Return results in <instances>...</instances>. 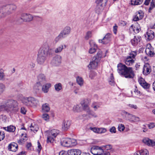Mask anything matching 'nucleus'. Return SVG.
<instances>
[{"mask_svg":"<svg viewBox=\"0 0 155 155\" xmlns=\"http://www.w3.org/2000/svg\"><path fill=\"white\" fill-rule=\"evenodd\" d=\"M117 67L118 73L125 78H132L134 77V72L132 67H127L122 63L119 64Z\"/></svg>","mask_w":155,"mask_h":155,"instance_id":"obj_1","label":"nucleus"},{"mask_svg":"<svg viewBox=\"0 0 155 155\" xmlns=\"http://www.w3.org/2000/svg\"><path fill=\"white\" fill-rule=\"evenodd\" d=\"M4 104L5 110L8 112L15 113L18 110V104L15 100L12 99L7 100Z\"/></svg>","mask_w":155,"mask_h":155,"instance_id":"obj_2","label":"nucleus"},{"mask_svg":"<svg viewBox=\"0 0 155 155\" xmlns=\"http://www.w3.org/2000/svg\"><path fill=\"white\" fill-rule=\"evenodd\" d=\"M71 28L68 26L65 27L63 30L58 35L54 40L55 43H57L60 39L65 38L69 35L71 32Z\"/></svg>","mask_w":155,"mask_h":155,"instance_id":"obj_3","label":"nucleus"},{"mask_svg":"<svg viewBox=\"0 0 155 155\" xmlns=\"http://www.w3.org/2000/svg\"><path fill=\"white\" fill-rule=\"evenodd\" d=\"M16 6L13 4L7 5L3 7L1 12L3 15V16L12 13L16 9Z\"/></svg>","mask_w":155,"mask_h":155,"instance_id":"obj_4","label":"nucleus"},{"mask_svg":"<svg viewBox=\"0 0 155 155\" xmlns=\"http://www.w3.org/2000/svg\"><path fill=\"white\" fill-rule=\"evenodd\" d=\"M121 114L122 115L124 116L125 119L131 122H138L140 121V119L138 117L131 114L124 110L121 111Z\"/></svg>","mask_w":155,"mask_h":155,"instance_id":"obj_5","label":"nucleus"},{"mask_svg":"<svg viewBox=\"0 0 155 155\" xmlns=\"http://www.w3.org/2000/svg\"><path fill=\"white\" fill-rule=\"evenodd\" d=\"M59 130L53 129L51 130L48 136L47 142L48 143H52L54 141V138L59 134Z\"/></svg>","mask_w":155,"mask_h":155,"instance_id":"obj_6","label":"nucleus"},{"mask_svg":"<svg viewBox=\"0 0 155 155\" xmlns=\"http://www.w3.org/2000/svg\"><path fill=\"white\" fill-rule=\"evenodd\" d=\"M91 151L94 155H101L103 153V150L101 147L94 146L91 148Z\"/></svg>","mask_w":155,"mask_h":155,"instance_id":"obj_7","label":"nucleus"},{"mask_svg":"<svg viewBox=\"0 0 155 155\" xmlns=\"http://www.w3.org/2000/svg\"><path fill=\"white\" fill-rule=\"evenodd\" d=\"M47 55L45 54L38 52L37 59L38 63L40 64H43L45 61Z\"/></svg>","mask_w":155,"mask_h":155,"instance_id":"obj_8","label":"nucleus"},{"mask_svg":"<svg viewBox=\"0 0 155 155\" xmlns=\"http://www.w3.org/2000/svg\"><path fill=\"white\" fill-rule=\"evenodd\" d=\"M153 50L154 48L150 44H148L146 46L145 52L150 57H153L155 54Z\"/></svg>","mask_w":155,"mask_h":155,"instance_id":"obj_9","label":"nucleus"},{"mask_svg":"<svg viewBox=\"0 0 155 155\" xmlns=\"http://www.w3.org/2000/svg\"><path fill=\"white\" fill-rule=\"evenodd\" d=\"M51 50V49H49V46L47 42H45L44 43L42 46L41 48L38 52L47 55L48 51Z\"/></svg>","mask_w":155,"mask_h":155,"instance_id":"obj_10","label":"nucleus"},{"mask_svg":"<svg viewBox=\"0 0 155 155\" xmlns=\"http://www.w3.org/2000/svg\"><path fill=\"white\" fill-rule=\"evenodd\" d=\"M89 44L90 45L91 48L89 51V53L90 54H92L95 52L96 49L97 48V46L95 42L93 40H90Z\"/></svg>","mask_w":155,"mask_h":155,"instance_id":"obj_11","label":"nucleus"},{"mask_svg":"<svg viewBox=\"0 0 155 155\" xmlns=\"http://www.w3.org/2000/svg\"><path fill=\"white\" fill-rule=\"evenodd\" d=\"M61 57L57 55L54 57L51 61V64L54 66H58L61 63Z\"/></svg>","mask_w":155,"mask_h":155,"instance_id":"obj_12","label":"nucleus"},{"mask_svg":"<svg viewBox=\"0 0 155 155\" xmlns=\"http://www.w3.org/2000/svg\"><path fill=\"white\" fill-rule=\"evenodd\" d=\"M111 37V35L110 34H107L102 39L99 40V42L104 44H107L110 41Z\"/></svg>","mask_w":155,"mask_h":155,"instance_id":"obj_13","label":"nucleus"},{"mask_svg":"<svg viewBox=\"0 0 155 155\" xmlns=\"http://www.w3.org/2000/svg\"><path fill=\"white\" fill-rule=\"evenodd\" d=\"M21 19L24 21H30L32 20L33 17L29 14L23 13L21 15Z\"/></svg>","mask_w":155,"mask_h":155,"instance_id":"obj_14","label":"nucleus"},{"mask_svg":"<svg viewBox=\"0 0 155 155\" xmlns=\"http://www.w3.org/2000/svg\"><path fill=\"white\" fill-rule=\"evenodd\" d=\"M71 124V121L68 120H63L62 124V128L64 130H67Z\"/></svg>","mask_w":155,"mask_h":155,"instance_id":"obj_15","label":"nucleus"},{"mask_svg":"<svg viewBox=\"0 0 155 155\" xmlns=\"http://www.w3.org/2000/svg\"><path fill=\"white\" fill-rule=\"evenodd\" d=\"M146 40L147 41H150L153 39L154 37V33L152 30H149L145 35Z\"/></svg>","mask_w":155,"mask_h":155,"instance_id":"obj_16","label":"nucleus"},{"mask_svg":"<svg viewBox=\"0 0 155 155\" xmlns=\"http://www.w3.org/2000/svg\"><path fill=\"white\" fill-rule=\"evenodd\" d=\"M142 142L148 146L153 147L155 145V142L147 137L144 138L142 140Z\"/></svg>","mask_w":155,"mask_h":155,"instance_id":"obj_17","label":"nucleus"},{"mask_svg":"<svg viewBox=\"0 0 155 155\" xmlns=\"http://www.w3.org/2000/svg\"><path fill=\"white\" fill-rule=\"evenodd\" d=\"M67 153L68 155H80L81 154V151L79 149H73L68 150Z\"/></svg>","mask_w":155,"mask_h":155,"instance_id":"obj_18","label":"nucleus"},{"mask_svg":"<svg viewBox=\"0 0 155 155\" xmlns=\"http://www.w3.org/2000/svg\"><path fill=\"white\" fill-rule=\"evenodd\" d=\"M21 100L22 103L25 105L28 106H31V97H23Z\"/></svg>","mask_w":155,"mask_h":155,"instance_id":"obj_19","label":"nucleus"},{"mask_svg":"<svg viewBox=\"0 0 155 155\" xmlns=\"http://www.w3.org/2000/svg\"><path fill=\"white\" fill-rule=\"evenodd\" d=\"M99 62L98 61L93 58L92 61H91L89 64L88 65V67L90 69L95 68L97 67Z\"/></svg>","mask_w":155,"mask_h":155,"instance_id":"obj_20","label":"nucleus"},{"mask_svg":"<svg viewBox=\"0 0 155 155\" xmlns=\"http://www.w3.org/2000/svg\"><path fill=\"white\" fill-rule=\"evenodd\" d=\"M141 40V37L140 36H135L131 41L133 45L136 46L140 42Z\"/></svg>","mask_w":155,"mask_h":155,"instance_id":"obj_21","label":"nucleus"},{"mask_svg":"<svg viewBox=\"0 0 155 155\" xmlns=\"http://www.w3.org/2000/svg\"><path fill=\"white\" fill-rule=\"evenodd\" d=\"M18 147L17 144L13 142L9 145L8 146V148L9 150L15 152L17 150Z\"/></svg>","mask_w":155,"mask_h":155,"instance_id":"obj_22","label":"nucleus"},{"mask_svg":"<svg viewBox=\"0 0 155 155\" xmlns=\"http://www.w3.org/2000/svg\"><path fill=\"white\" fill-rule=\"evenodd\" d=\"M42 84L41 83L37 82L35 84L33 87V91L36 94L39 93Z\"/></svg>","mask_w":155,"mask_h":155,"instance_id":"obj_23","label":"nucleus"},{"mask_svg":"<svg viewBox=\"0 0 155 155\" xmlns=\"http://www.w3.org/2000/svg\"><path fill=\"white\" fill-rule=\"evenodd\" d=\"M151 71V69L149 64H145L143 67V73L144 75L149 74Z\"/></svg>","mask_w":155,"mask_h":155,"instance_id":"obj_24","label":"nucleus"},{"mask_svg":"<svg viewBox=\"0 0 155 155\" xmlns=\"http://www.w3.org/2000/svg\"><path fill=\"white\" fill-rule=\"evenodd\" d=\"M38 82H40L42 84L45 82L46 78L45 75L42 74H40L37 77Z\"/></svg>","mask_w":155,"mask_h":155,"instance_id":"obj_25","label":"nucleus"},{"mask_svg":"<svg viewBox=\"0 0 155 155\" xmlns=\"http://www.w3.org/2000/svg\"><path fill=\"white\" fill-rule=\"evenodd\" d=\"M70 138H64L62 139L61 141V145L65 147H70Z\"/></svg>","mask_w":155,"mask_h":155,"instance_id":"obj_26","label":"nucleus"},{"mask_svg":"<svg viewBox=\"0 0 155 155\" xmlns=\"http://www.w3.org/2000/svg\"><path fill=\"white\" fill-rule=\"evenodd\" d=\"M149 152L148 150L146 149H141L138 151L135 152L134 155H148Z\"/></svg>","mask_w":155,"mask_h":155,"instance_id":"obj_27","label":"nucleus"},{"mask_svg":"<svg viewBox=\"0 0 155 155\" xmlns=\"http://www.w3.org/2000/svg\"><path fill=\"white\" fill-rule=\"evenodd\" d=\"M27 140V138L26 133H22L21 135L19 140L18 141V142L19 144H21L26 141Z\"/></svg>","mask_w":155,"mask_h":155,"instance_id":"obj_28","label":"nucleus"},{"mask_svg":"<svg viewBox=\"0 0 155 155\" xmlns=\"http://www.w3.org/2000/svg\"><path fill=\"white\" fill-rule=\"evenodd\" d=\"M66 46L65 45L61 44L58 46L55 49L54 52L56 53H60L62 52L64 49L65 48Z\"/></svg>","mask_w":155,"mask_h":155,"instance_id":"obj_29","label":"nucleus"},{"mask_svg":"<svg viewBox=\"0 0 155 155\" xmlns=\"http://www.w3.org/2000/svg\"><path fill=\"white\" fill-rule=\"evenodd\" d=\"M106 56V55L103 56L102 55V52L101 50H99L97 52L96 55L94 56V58H95L99 61H100L101 59L103 57Z\"/></svg>","mask_w":155,"mask_h":155,"instance_id":"obj_30","label":"nucleus"},{"mask_svg":"<svg viewBox=\"0 0 155 155\" xmlns=\"http://www.w3.org/2000/svg\"><path fill=\"white\" fill-rule=\"evenodd\" d=\"M51 86V84L47 83L42 86V90L45 93H47L49 90V89Z\"/></svg>","mask_w":155,"mask_h":155,"instance_id":"obj_31","label":"nucleus"},{"mask_svg":"<svg viewBox=\"0 0 155 155\" xmlns=\"http://www.w3.org/2000/svg\"><path fill=\"white\" fill-rule=\"evenodd\" d=\"M76 80L77 83L81 87L83 86L84 83V81L83 78L81 77L78 76L76 78Z\"/></svg>","mask_w":155,"mask_h":155,"instance_id":"obj_32","label":"nucleus"},{"mask_svg":"<svg viewBox=\"0 0 155 155\" xmlns=\"http://www.w3.org/2000/svg\"><path fill=\"white\" fill-rule=\"evenodd\" d=\"M134 63V60L131 58L127 57L126 59L125 63L128 66H131Z\"/></svg>","mask_w":155,"mask_h":155,"instance_id":"obj_33","label":"nucleus"},{"mask_svg":"<svg viewBox=\"0 0 155 155\" xmlns=\"http://www.w3.org/2000/svg\"><path fill=\"white\" fill-rule=\"evenodd\" d=\"M130 31L132 32H133L135 33H138L140 30V27H137L135 26H134L133 25H132L130 27L129 29Z\"/></svg>","mask_w":155,"mask_h":155,"instance_id":"obj_34","label":"nucleus"},{"mask_svg":"<svg viewBox=\"0 0 155 155\" xmlns=\"http://www.w3.org/2000/svg\"><path fill=\"white\" fill-rule=\"evenodd\" d=\"M42 110L43 112H48L50 110V107L48 104L45 103L42 106Z\"/></svg>","mask_w":155,"mask_h":155,"instance_id":"obj_35","label":"nucleus"},{"mask_svg":"<svg viewBox=\"0 0 155 155\" xmlns=\"http://www.w3.org/2000/svg\"><path fill=\"white\" fill-rule=\"evenodd\" d=\"M3 129L8 132H13L15 130V127L12 125H10L7 127H4Z\"/></svg>","mask_w":155,"mask_h":155,"instance_id":"obj_36","label":"nucleus"},{"mask_svg":"<svg viewBox=\"0 0 155 155\" xmlns=\"http://www.w3.org/2000/svg\"><path fill=\"white\" fill-rule=\"evenodd\" d=\"M31 106H36L39 104L38 101L35 98L31 97Z\"/></svg>","mask_w":155,"mask_h":155,"instance_id":"obj_37","label":"nucleus"},{"mask_svg":"<svg viewBox=\"0 0 155 155\" xmlns=\"http://www.w3.org/2000/svg\"><path fill=\"white\" fill-rule=\"evenodd\" d=\"M2 69H0V80L4 81L6 80L5 76Z\"/></svg>","mask_w":155,"mask_h":155,"instance_id":"obj_38","label":"nucleus"},{"mask_svg":"<svg viewBox=\"0 0 155 155\" xmlns=\"http://www.w3.org/2000/svg\"><path fill=\"white\" fill-rule=\"evenodd\" d=\"M108 0H96V3L100 5H106Z\"/></svg>","mask_w":155,"mask_h":155,"instance_id":"obj_39","label":"nucleus"},{"mask_svg":"<svg viewBox=\"0 0 155 155\" xmlns=\"http://www.w3.org/2000/svg\"><path fill=\"white\" fill-rule=\"evenodd\" d=\"M30 127L31 130L34 132L37 131L39 129L38 126L35 124H31Z\"/></svg>","mask_w":155,"mask_h":155,"instance_id":"obj_40","label":"nucleus"},{"mask_svg":"<svg viewBox=\"0 0 155 155\" xmlns=\"http://www.w3.org/2000/svg\"><path fill=\"white\" fill-rule=\"evenodd\" d=\"M143 0H131L132 5H140L142 4Z\"/></svg>","mask_w":155,"mask_h":155,"instance_id":"obj_41","label":"nucleus"},{"mask_svg":"<svg viewBox=\"0 0 155 155\" xmlns=\"http://www.w3.org/2000/svg\"><path fill=\"white\" fill-rule=\"evenodd\" d=\"M55 90L57 91H59L62 89V84L61 83L57 84L54 85Z\"/></svg>","mask_w":155,"mask_h":155,"instance_id":"obj_42","label":"nucleus"},{"mask_svg":"<svg viewBox=\"0 0 155 155\" xmlns=\"http://www.w3.org/2000/svg\"><path fill=\"white\" fill-rule=\"evenodd\" d=\"M87 112L88 113L90 117H97V115L96 113L93 111L91 110H88Z\"/></svg>","mask_w":155,"mask_h":155,"instance_id":"obj_43","label":"nucleus"},{"mask_svg":"<svg viewBox=\"0 0 155 155\" xmlns=\"http://www.w3.org/2000/svg\"><path fill=\"white\" fill-rule=\"evenodd\" d=\"M107 131V130L104 128H97V133L98 134H103L106 133Z\"/></svg>","mask_w":155,"mask_h":155,"instance_id":"obj_44","label":"nucleus"},{"mask_svg":"<svg viewBox=\"0 0 155 155\" xmlns=\"http://www.w3.org/2000/svg\"><path fill=\"white\" fill-rule=\"evenodd\" d=\"M73 111L75 112H78L80 111V107L79 105H74L73 107Z\"/></svg>","mask_w":155,"mask_h":155,"instance_id":"obj_45","label":"nucleus"},{"mask_svg":"<svg viewBox=\"0 0 155 155\" xmlns=\"http://www.w3.org/2000/svg\"><path fill=\"white\" fill-rule=\"evenodd\" d=\"M5 89V85L2 83H0V95L4 91Z\"/></svg>","mask_w":155,"mask_h":155,"instance_id":"obj_46","label":"nucleus"},{"mask_svg":"<svg viewBox=\"0 0 155 155\" xmlns=\"http://www.w3.org/2000/svg\"><path fill=\"white\" fill-rule=\"evenodd\" d=\"M91 106L92 108L94 109L95 110H96L99 107L97 102H94L91 104Z\"/></svg>","mask_w":155,"mask_h":155,"instance_id":"obj_47","label":"nucleus"},{"mask_svg":"<svg viewBox=\"0 0 155 155\" xmlns=\"http://www.w3.org/2000/svg\"><path fill=\"white\" fill-rule=\"evenodd\" d=\"M109 82L110 84L114 85V78L113 75V74H111L110 78L109 80Z\"/></svg>","mask_w":155,"mask_h":155,"instance_id":"obj_48","label":"nucleus"},{"mask_svg":"<svg viewBox=\"0 0 155 155\" xmlns=\"http://www.w3.org/2000/svg\"><path fill=\"white\" fill-rule=\"evenodd\" d=\"M81 105L83 107V109L87 112L88 110H90L89 108L87 105L84 103H82Z\"/></svg>","mask_w":155,"mask_h":155,"instance_id":"obj_49","label":"nucleus"},{"mask_svg":"<svg viewBox=\"0 0 155 155\" xmlns=\"http://www.w3.org/2000/svg\"><path fill=\"white\" fill-rule=\"evenodd\" d=\"M155 7V0H152L149 9V12H150V11L152 10Z\"/></svg>","mask_w":155,"mask_h":155,"instance_id":"obj_50","label":"nucleus"},{"mask_svg":"<svg viewBox=\"0 0 155 155\" xmlns=\"http://www.w3.org/2000/svg\"><path fill=\"white\" fill-rule=\"evenodd\" d=\"M91 32L90 31H87L86 34L85 36V39L86 40H88L89 38H91Z\"/></svg>","mask_w":155,"mask_h":155,"instance_id":"obj_51","label":"nucleus"},{"mask_svg":"<svg viewBox=\"0 0 155 155\" xmlns=\"http://www.w3.org/2000/svg\"><path fill=\"white\" fill-rule=\"evenodd\" d=\"M42 118L45 121H48L49 119V116L47 114H44L42 115Z\"/></svg>","mask_w":155,"mask_h":155,"instance_id":"obj_52","label":"nucleus"},{"mask_svg":"<svg viewBox=\"0 0 155 155\" xmlns=\"http://www.w3.org/2000/svg\"><path fill=\"white\" fill-rule=\"evenodd\" d=\"M137 55V52L136 51H132L130 54V56L128 57L129 58H134Z\"/></svg>","mask_w":155,"mask_h":155,"instance_id":"obj_53","label":"nucleus"},{"mask_svg":"<svg viewBox=\"0 0 155 155\" xmlns=\"http://www.w3.org/2000/svg\"><path fill=\"white\" fill-rule=\"evenodd\" d=\"M125 128V127L124 125L122 124H119L118 127V130L120 132L123 131Z\"/></svg>","mask_w":155,"mask_h":155,"instance_id":"obj_54","label":"nucleus"},{"mask_svg":"<svg viewBox=\"0 0 155 155\" xmlns=\"http://www.w3.org/2000/svg\"><path fill=\"white\" fill-rule=\"evenodd\" d=\"M70 147L75 146L77 144L76 141L75 140L70 138Z\"/></svg>","mask_w":155,"mask_h":155,"instance_id":"obj_55","label":"nucleus"},{"mask_svg":"<svg viewBox=\"0 0 155 155\" xmlns=\"http://www.w3.org/2000/svg\"><path fill=\"white\" fill-rule=\"evenodd\" d=\"M136 15L137 16L140 20L143 17V13L141 11L137 13Z\"/></svg>","mask_w":155,"mask_h":155,"instance_id":"obj_56","label":"nucleus"},{"mask_svg":"<svg viewBox=\"0 0 155 155\" xmlns=\"http://www.w3.org/2000/svg\"><path fill=\"white\" fill-rule=\"evenodd\" d=\"M141 86L144 89H148L150 87V84L147 83L146 81Z\"/></svg>","mask_w":155,"mask_h":155,"instance_id":"obj_57","label":"nucleus"},{"mask_svg":"<svg viewBox=\"0 0 155 155\" xmlns=\"http://www.w3.org/2000/svg\"><path fill=\"white\" fill-rule=\"evenodd\" d=\"M147 125L149 129H151L155 127V123L153 122L150 123Z\"/></svg>","mask_w":155,"mask_h":155,"instance_id":"obj_58","label":"nucleus"},{"mask_svg":"<svg viewBox=\"0 0 155 155\" xmlns=\"http://www.w3.org/2000/svg\"><path fill=\"white\" fill-rule=\"evenodd\" d=\"M110 132L112 134H115L116 132V130L115 127L113 126L109 129Z\"/></svg>","mask_w":155,"mask_h":155,"instance_id":"obj_59","label":"nucleus"},{"mask_svg":"<svg viewBox=\"0 0 155 155\" xmlns=\"http://www.w3.org/2000/svg\"><path fill=\"white\" fill-rule=\"evenodd\" d=\"M5 137L4 132L0 131V141L4 139Z\"/></svg>","mask_w":155,"mask_h":155,"instance_id":"obj_60","label":"nucleus"},{"mask_svg":"<svg viewBox=\"0 0 155 155\" xmlns=\"http://www.w3.org/2000/svg\"><path fill=\"white\" fill-rule=\"evenodd\" d=\"M138 82L141 85L143 84H144V83L145 82V81L143 78H140L138 79Z\"/></svg>","mask_w":155,"mask_h":155,"instance_id":"obj_61","label":"nucleus"},{"mask_svg":"<svg viewBox=\"0 0 155 155\" xmlns=\"http://www.w3.org/2000/svg\"><path fill=\"white\" fill-rule=\"evenodd\" d=\"M103 147H104L106 150H108L111 149L112 148V146L111 145L108 144L103 146Z\"/></svg>","mask_w":155,"mask_h":155,"instance_id":"obj_62","label":"nucleus"},{"mask_svg":"<svg viewBox=\"0 0 155 155\" xmlns=\"http://www.w3.org/2000/svg\"><path fill=\"white\" fill-rule=\"evenodd\" d=\"M27 111L26 109L24 107H22L21 109V113L24 114H25Z\"/></svg>","mask_w":155,"mask_h":155,"instance_id":"obj_63","label":"nucleus"},{"mask_svg":"<svg viewBox=\"0 0 155 155\" xmlns=\"http://www.w3.org/2000/svg\"><path fill=\"white\" fill-rule=\"evenodd\" d=\"M42 147L39 141L38 142V149L37 150L39 152L41 149Z\"/></svg>","mask_w":155,"mask_h":155,"instance_id":"obj_64","label":"nucleus"}]
</instances>
